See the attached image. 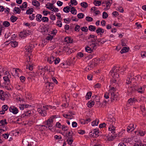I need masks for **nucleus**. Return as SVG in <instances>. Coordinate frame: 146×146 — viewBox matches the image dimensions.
Instances as JSON below:
<instances>
[{"mask_svg":"<svg viewBox=\"0 0 146 146\" xmlns=\"http://www.w3.org/2000/svg\"><path fill=\"white\" fill-rule=\"evenodd\" d=\"M115 119L114 117L111 115H109L107 121L111 123V125L109 127L108 129L109 131H110L109 133H111L113 135L115 133V127L113 125L115 123Z\"/></svg>","mask_w":146,"mask_h":146,"instance_id":"nucleus-1","label":"nucleus"},{"mask_svg":"<svg viewBox=\"0 0 146 146\" xmlns=\"http://www.w3.org/2000/svg\"><path fill=\"white\" fill-rule=\"evenodd\" d=\"M119 69L117 67H113L110 72L111 73V76L112 77V82L113 83H115L118 80L119 77V74L117 72H118Z\"/></svg>","mask_w":146,"mask_h":146,"instance_id":"nucleus-2","label":"nucleus"},{"mask_svg":"<svg viewBox=\"0 0 146 146\" xmlns=\"http://www.w3.org/2000/svg\"><path fill=\"white\" fill-rule=\"evenodd\" d=\"M52 106L50 105H45L43 106V107H41L40 108H38L37 109L38 111L42 116H46L47 115V113L45 110H49V108H51Z\"/></svg>","mask_w":146,"mask_h":146,"instance_id":"nucleus-3","label":"nucleus"},{"mask_svg":"<svg viewBox=\"0 0 146 146\" xmlns=\"http://www.w3.org/2000/svg\"><path fill=\"white\" fill-rule=\"evenodd\" d=\"M98 130L96 129H95L93 131H92L90 133V135L91 137H96V136H98V133L99 132L98 131Z\"/></svg>","mask_w":146,"mask_h":146,"instance_id":"nucleus-4","label":"nucleus"},{"mask_svg":"<svg viewBox=\"0 0 146 146\" xmlns=\"http://www.w3.org/2000/svg\"><path fill=\"white\" fill-rule=\"evenodd\" d=\"M111 93V102H113V101L115 100H116L117 99L118 96L116 95V94H115L114 92L113 91L110 92Z\"/></svg>","mask_w":146,"mask_h":146,"instance_id":"nucleus-5","label":"nucleus"},{"mask_svg":"<svg viewBox=\"0 0 146 146\" xmlns=\"http://www.w3.org/2000/svg\"><path fill=\"white\" fill-rule=\"evenodd\" d=\"M9 110L10 112H12L14 114H16L18 112V110L14 107H11L9 108Z\"/></svg>","mask_w":146,"mask_h":146,"instance_id":"nucleus-6","label":"nucleus"},{"mask_svg":"<svg viewBox=\"0 0 146 146\" xmlns=\"http://www.w3.org/2000/svg\"><path fill=\"white\" fill-rule=\"evenodd\" d=\"M4 81V83L5 86H7L10 84V81L8 76H4L3 78Z\"/></svg>","mask_w":146,"mask_h":146,"instance_id":"nucleus-7","label":"nucleus"},{"mask_svg":"<svg viewBox=\"0 0 146 146\" xmlns=\"http://www.w3.org/2000/svg\"><path fill=\"white\" fill-rule=\"evenodd\" d=\"M105 3H106V8H104V10L106 11L107 9H108V7H110L111 6V5L112 3V0H106Z\"/></svg>","mask_w":146,"mask_h":146,"instance_id":"nucleus-8","label":"nucleus"},{"mask_svg":"<svg viewBox=\"0 0 146 146\" xmlns=\"http://www.w3.org/2000/svg\"><path fill=\"white\" fill-rule=\"evenodd\" d=\"M142 88L140 86H134V90H135V91H137L138 92H139L141 93H143V90H142Z\"/></svg>","mask_w":146,"mask_h":146,"instance_id":"nucleus-9","label":"nucleus"},{"mask_svg":"<svg viewBox=\"0 0 146 146\" xmlns=\"http://www.w3.org/2000/svg\"><path fill=\"white\" fill-rule=\"evenodd\" d=\"M40 70L44 72L45 71H49V72H50V69L48 68V66H46L44 67V68H42L41 66L38 67V71H40Z\"/></svg>","mask_w":146,"mask_h":146,"instance_id":"nucleus-10","label":"nucleus"},{"mask_svg":"<svg viewBox=\"0 0 146 146\" xmlns=\"http://www.w3.org/2000/svg\"><path fill=\"white\" fill-rule=\"evenodd\" d=\"M134 125L133 124H130L127 127V131L129 132V131H133L135 128Z\"/></svg>","mask_w":146,"mask_h":146,"instance_id":"nucleus-11","label":"nucleus"},{"mask_svg":"<svg viewBox=\"0 0 146 146\" xmlns=\"http://www.w3.org/2000/svg\"><path fill=\"white\" fill-rule=\"evenodd\" d=\"M46 7L47 8L50 9L51 11L54 10V6L53 4L48 3L46 5Z\"/></svg>","mask_w":146,"mask_h":146,"instance_id":"nucleus-12","label":"nucleus"},{"mask_svg":"<svg viewBox=\"0 0 146 146\" xmlns=\"http://www.w3.org/2000/svg\"><path fill=\"white\" fill-rule=\"evenodd\" d=\"M31 113V111L29 110L27 111L21 115V117L22 118H24L26 116H29Z\"/></svg>","mask_w":146,"mask_h":146,"instance_id":"nucleus-13","label":"nucleus"},{"mask_svg":"<svg viewBox=\"0 0 146 146\" xmlns=\"http://www.w3.org/2000/svg\"><path fill=\"white\" fill-rule=\"evenodd\" d=\"M96 32L97 34L102 35L104 32V30L101 28H99L96 30Z\"/></svg>","mask_w":146,"mask_h":146,"instance_id":"nucleus-14","label":"nucleus"},{"mask_svg":"<svg viewBox=\"0 0 146 146\" xmlns=\"http://www.w3.org/2000/svg\"><path fill=\"white\" fill-rule=\"evenodd\" d=\"M27 7V2H23L21 5L20 6V8H21L22 10L24 11L25 10L24 8H26Z\"/></svg>","mask_w":146,"mask_h":146,"instance_id":"nucleus-15","label":"nucleus"},{"mask_svg":"<svg viewBox=\"0 0 146 146\" xmlns=\"http://www.w3.org/2000/svg\"><path fill=\"white\" fill-rule=\"evenodd\" d=\"M55 58L53 55H51L49 58H48V62L50 64H52Z\"/></svg>","mask_w":146,"mask_h":146,"instance_id":"nucleus-16","label":"nucleus"},{"mask_svg":"<svg viewBox=\"0 0 146 146\" xmlns=\"http://www.w3.org/2000/svg\"><path fill=\"white\" fill-rule=\"evenodd\" d=\"M94 67V65L93 61H92V62H90V63L88 67L86 68V70L88 71L89 70H91V68H93Z\"/></svg>","mask_w":146,"mask_h":146,"instance_id":"nucleus-17","label":"nucleus"},{"mask_svg":"<svg viewBox=\"0 0 146 146\" xmlns=\"http://www.w3.org/2000/svg\"><path fill=\"white\" fill-rule=\"evenodd\" d=\"M36 20L37 21L40 22L42 21V15L40 14H38L36 16Z\"/></svg>","mask_w":146,"mask_h":146,"instance_id":"nucleus-18","label":"nucleus"},{"mask_svg":"<svg viewBox=\"0 0 146 146\" xmlns=\"http://www.w3.org/2000/svg\"><path fill=\"white\" fill-rule=\"evenodd\" d=\"M10 43L11 46L13 48L16 47L18 45V42L15 41H11Z\"/></svg>","mask_w":146,"mask_h":146,"instance_id":"nucleus-19","label":"nucleus"},{"mask_svg":"<svg viewBox=\"0 0 146 146\" xmlns=\"http://www.w3.org/2000/svg\"><path fill=\"white\" fill-rule=\"evenodd\" d=\"M129 48L127 47H124L120 51V53L122 54L128 51Z\"/></svg>","mask_w":146,"mask_h":146,"instance_id":"nucleus-20","label":"nucleus"},{"mask_svg":"<svg viewBox=\"0 0 146 146\" xmlns=\"http://www.w3.org/2000/svg\"><path fill=\"white\" fill-rule=\"evenodd\" d=\"M99 122V120L96 119L92 122V126H97L98 125Z\"/></svg>","mask_w":146,"mask_h":146,"instance_id":"nucleus-21","label":"nucleus"},{"mask_svg":"<svg viewBox=\"0 0 146 146\" xmlns=\"http://www.w3.org/2000/svg\"><path fill=\"white\" fill-rule=\"evenodd\" d=\"M32 4L35 6L39 7L40 5V3L36 0L33 1H32Z\"/></svg>","mask_w":146,"mask_h":146,"instance_id":"nucleus-22","label":"nucleus"},{"mask_svg":"<svg viewBox=\"0 0 146 146\" xmlns=\"http://www.w3.org/2000/svg\"><path fill=\"white\" fill-rule=\"evenodd\" d=\"M21 11V10L18 7H15L14 9L13 12L15 13L19 14Z\"/></svg>","mask_w":146,"mask_h":146,"instance_id":"nucleus-23","label":"nucleus"},{"mask_svg":"<svg viewBox=\"0 0 146 146\" xmlns=\"http://www.w3.org/2000/svg\"><path fill=\"white\" fill-rule=\"evenodd\" d=\"M22 143L24 145V146H31V145L26 140H23L22 141Z\"/></svg>","mask_w":146,"mask_h":146,"instance_id":"nucleus-24","label":"nucleus"},{"mask_svg":"<svg viewBox=\"0 0 146 146\" xmlns=\"http://www.w3.org/2000/svg\"><path fill=\"white\" fill-rule=\"evenodd\" d=\"M3 90H0V99L2 100H4L5 98L3 95Z\"/></svg>","mask_w":146,"mask_h":146,"instance_id":"nucleus-25","label":"nucleus"},{"mask_svg":"<svg viewBox=\"0 0 146 146\" xmlns=\"http://www.w3.org/2000/svg\"><path fill=\"white\" fill-rule=\"evenodd\" d=\"M88 29L91 31H94L96 29V28L94 26L90 25L88 27Z\"/></svg>","mask_w":146,"mask_h":146,"instance_id":"nucleus-26","label":"nucleus"},{"mask_svg":"<svg viewBox=\"0 0 146 146\" xmlns=\"http://www.w3.org/2000/svg\"><path fill=\"white\" fill-rule=\"evenodd\" d=\"M94 3L96 6H99L101 5V2L100 1H97L95 0L94 1Z\"/></svg>","mask_w":146,"mask_h":146,"instance_id":"nucleus-27","label":"nucleus"},{"mask_svg":"<svg viewBox=\"0 0 146 146\" xmlns=\"http://www.w3.org/2000/svg\"><path fill=\"white\" fill-rule=\"evenodd\" d=\"M94 102L93 101H89L87 104L89 108H91L94 105Z\"/></svg>","mask_w":146,"mask_h":146,"instance_id":"nucleus-28","label":"nucleus"},{"mask_svg":"<svg viewBox=\"0 0 146 146\" xmlns=\"http://www.w3.org/2000/svg\"><path fill=\"white\" fill-rule=\"evenodd\" d=\"M85 49L86 52L89 53H90L92 52L93 50V49H91V48L89 46H87L86 47Z\"/></svg>","mask_w":146,"mask_h":146,"instance_id":"nucleus-29","label":"nucleus"},{"mask_svg":"<svg viewBox=\"0 0 146 146\" xmlns=\"http://www.w3.org/2000/svg\"><path fill=\"white\" fill-rule=\"evenodd\" d=\"M10 20L12 22L14 23L16 21L17 19H18V18L14 16H12L10 17Z\"/></svg>","mask_w":146,"mask_h":146,"instance_id":"nucleus-30","label":"nucleus"},{"mask_svg":"<svg viewBox=\"0 0 146 146\" xmlns=\"http://www.w3.org/2000/svg\"><path fill=\"white\" fill-rule=\"evenodd\" d=\"M70 7L69 6H67L66 7H64L63 10L64 12L68 13L70 11Z\"/></svg>","mask_w":146,"mask_h":146,"instance_id":"nucleus-31","label":"nucleus"},{"mask_svg":"<svg viewBox=\"0 0 146 146\" xmlns=\"http://www.w3.org/2000/svg\"><path fill=\"white\" fill-rule=\"evenodd\" d=\"M32 48L33 47L32 45H31L25 48V49L26 50V51H27L28 52L30 53L32 52L31 50L32 49Z\"/></svg>","mask_w":146,"mask_h":146,"instance_id":"nucleus-32","label":"nucleus"},{"mask_svg":"<svg viewBox=\"0 0 146 146\" xmlns=\"http://www.w3.org/2000/svg\"><path fill=\"white\" fill-rule=\"evenodd\" d=\"M142 144L140 140H138L137 142L135 143L134 146H142Z\"/></svg>","mask_w":146,"mask_h":146,"instance_id":"nucleus-33","label":"nucleus"},{"mask_svg":"<svg viewBox=\"0 0 146 146\" xmlns=\"http://www.w3.org/2000/svg\"><path fill=\"white\" fill-rule=\"evenodd\" d=\"M132 76H130V77L128 78L126 81V83L127 84H130L131 82V81H132V78L130 79L131 78Z\"/></svg>","mask_w":146,"mask_h":146,"instance_id":"nucleus-34","label":"nucleus"},{"mask_svg":"<svg viewBox=\"0 0 146 146\" xmlns=\"http://www.w3.org/2000/svg\"><path fill=\"white\" fill-rule=\"evenodd\" d=\"M70 12L72 14L74 15H76V10L74 7H72L71 8V11Z\"/></svg>","mask_w":146,"mask_h":146,"instance_id":"nucleus-35","label":"nucleus"},{"mask_svg":"<svg viewBox=\"0 0 146 146\" xmlns=\"http://www.w3.org/2000/svg\"><path fill=\"white\" fill-rule=\"evenodd\" d=\"M138 134L140 135L141 136H143L145 133V131H143L141 130H138L137 131Z\"/></svg>","mask_w":146,"mask_h":146,"instance_id":"nucleus-36","label":"nucleus"},{"mask_svg":"<svg viewBox=\"0 0 146 146\" xmlns=\"http://www.w3.org/2000/svg\"><path fill=\"white\" fill-rule=\"evenodd\" d=\"M65 137H66V138L68 137V138H72V135L71 134V132L69 131L67 134H66Z\"/></svg>","mask_w":146,"mask_h":146,"instance_id":"nucleus-37","label":"nucleus"},{"mask_svg":"<svg viewBox=\"0 0 146 146\" xmlns=\"http://www.w3.org/2000/svg\"><path fill=\"white\" fill-rule=\"evenodd\" d=\"M117 134H115L113 135H111V136L109 137L108 139L109 140L112 141L117 136Z\"/></svg>","mask_w":146,"mask_h":146,"instance_id":"nucleus-38","label":"nucleus"},{"mask_svg":"<svg viewBox=\"0 0 146 146\" xmlns=\"http://www.w3.org/2000/svg\"><path fill=\"white\" fill-rule=\"evenodd\" d=\"M53 120H52V117H50L47 121L46 122V124H49L50 123H52Z\"/></svg>","mask_w":146,"mask_h":146,"instance_id":"nucleus-39","label":"nucleus"},{"mask_svg":"<svg viewBox=\"0 0 146 146\" xmlns=\"http://www.w3.org/2000/svg\"><path fill=\"white\" fill-rule=\"evenodd\" d=\"M42 21L43 22H48L49 21L48 18L45 17H43L42 19Z\"/></svg>","mask_w":146,"mask_h":146,"instance_id":"nucleus-40","label":"nucleus"},{"mask_svg":"<svg viewBox=\"0 0 146 146\" xmlns=\"http://www.w3.org/2000/svg\"><path fill=\"white\" fill-rule=\"evenodd\" d=\"M80 5L82 7L84 8H86L88 6L87 3L85 2L81 3H80Z\"/></svg>","mask_w":146,"mask_h":146,"instance_id":"nucleus-41","label":"nucleus"},{"mask_svg":"<svg viewBox=\"0 0 146 146\" xmlns=\"http://www.w3.org/2000/svg\"><path fill=\"white\" fill-rule=\"evenodd\" d=\"M92 93L91 92H89L87 93V94L86 95V99H90L92 96Z\"/></svg>","mask_w":146,"mask_h":146,"instance_id":"nucleus-42","label":"nucleus"},{"mask_svg":"<svg viewBox=\"0 0 146 146\" xmlns=\"http://www.w3.org/2000/svg\"><path fill=\"white\" fill-rule=\"evenodd\" d=\"M66 141L68 144L71 145L72 144L73 141V138L71 139H69L68 138V139H67L66 140Z\"/></svg>","mask_w":146,"mask_h":146,"instance_id":"nucleus-43","label":"nucleus"},{"mask_svg":"<svg viewBox=\"0 0 146 146\" xmlns=\"http://www.w3.org/2000/svg\"><path fill=\"white\" fill-rule=\"evenodd\" d=\"M33 8H31V9H29L26 12V14L28 15L32 14L33 12Z\"/></svg>","mask_w":146,"mask_h":146,"instance_id":"nucleus-44","label":"nucleus"},{"mask_svg":"<svg viewBox=\"0 0 146 146\" xmlns=\"http://www.w3.org/2000/svg\"><path fill=\"white\" fill-rule=\"evenodd\" d=\"M97 45H98V46L99 45V44L97 43H92V44H90V46H91L93 48V50L95 49V47L97 46Z\"/></svg>","mask_w":146,"mask_h":146,"instance_id":"nucleus-45","label":"nucleus"},{"mask_svg":"<svg viewBox=\"0 0 146 146\" xmlns=\"http://www.w3.org/2000/svg\"><path fill=\"white\" fill-rule=\"evenodd\" d=\"M3 25L6 27H8L10 26V24L9 22L5 21L3 22Z\"/></svg>","mask_w":146,"mask_h":146,"instance_id":"nucleus-46","label":"nucleus"},{"mask_svg":"<svg viewBox=\"0 0 146 146\" xmlns=\"http://www.w3.org/2000/svg\"><path fill=\"white\" fill-rule=\"evenodd\" d=\"M84 15L82 13H80L77 15L78 17L80 19H82L84 18Z\"/></svg>","mask_w":146,"mask_h":146,"instance_id":"nucleus-47","label":"nucleus"},{"mask_svg":"<svg viewBox=\"0 0 146 146\" xmlns=\"http://www.w3.org/2000/svg\"><path fill=\"white\" fill-rule=\"evenodd\" d=\"M135 91V90H134V86L133 87H131L129 88L127 92L129 93Z\"/></svg>","mask_w":146,"mask_h":146,"instance_id":"nucleus-48","label":"nucleus"},{"mask_svg":"<svg viewBox=\"0 0 146 146\" xmlns=\"http://www.w3.org/2000/svg\"><path fill=\"white\" fill-rule=\"evenodd\" d=\"M64 40L65 41L68 42H68L69 43H71L72 42V41L73 40L70 39L69 37H67Z\"/></svg>","mask_w":146,"mask_h":146,"instance_id":"nucleus-49","label":"nucleus"},{"mask_svg":"<svg viewBox=\"0 0 146 146\" xmlns=\"http://www.w3.org/2000/svg\"><path fill=\"white\" fill-rule=\"evenodd\" d=\"M81 29L82 31L85 32H87L88 30V28L86 27H81Z\"/></svg>","mask_w":146,"mask_h":146,"instance_id":"nucleus-50","label":"nucleus"},{"mask_svg":"<svg viewBox=\"0 0 146 146\" xmlns=\"http://www.w3.org/2000/svg\"><path fill=\"white\" fill-rule=\"evenodd\" d=\"M8 108V107L6 105H4L2 107V110L5 111L7 110Z\"/></svg>","mask_w":146,"mask_h":146,"instance_id":"nucleus-51","label":"nucleus"},{"mask_svg":"<svg viewBox=\"0 0 146 146\" xmlns=\"http://www.w3.org/2000/svg\"><path fill=\"white\" fill-rule=\"evenodd\" d=\"M90 38H93V39H94L95 40H96L97 39V37L96 36H95L94 35H90L88 38L90 39Z\"/></svg>","mask_w":146,"mask_h":146,"instance_id":"nucleus-52","label":"nucleus"},{"mask_svg":"<svg viewBox=\"0 0 146 146\" xmlns=\"http://www.w3.org/2000/svg\"><path fill=\"white\" fill-rule=\"evenodd\" d=\"M47 125L46 127V129L47 128H48L50 129H52L53 126L52 123H50L49 124H46Z\"/></svg>","mask_w":146,"mask_h":146,"instance_id":"nucleus-53","label":"nucleus"},{"mask_svg":"<svg viewBox=\"0 0 146 146\" xmlns=\"http://www.w3.org/2000/svg\"><path fill=\"white\" fill-rule=\"evenodd\" d=\"M86 21L88 22H91L93 21V18L89 16L87 17H86Z\"/></svg>","mask_w":146,"mask_h":146,"instance_id":"nucleus-54","label":"nucleus"},{"mask_svg":"<svg viewBox=\"0 0 146 146\" xmlns=\"http://www.w3.org/2000/svg\"><path fill=\"white\" fill-rule=\"evenodd\" d=\"M63 115L64 117L67 119H71L72 118H70L69 117H70V115H68V114H63Z\"/></svg>","mask_w":146,"mask_h":146,"instance_id":"nucleus-55","label":"nucleus"},{"mask_svg":"<svg viewBox=\"0 0 146 146\" xmlns=\"http://www.w3.org/2000/svg\"><path fill=\"white\" fill-rule=\"evenodd\" d=\"M108 17V15L106 12H104L103 13L102 17L103 19H106Z\"/></svg>","mask_w":146,"mask_h":146,"instance_id":"nucleus-56","label":"nucleus"},{"mask_svg":"<svg viewBox=\"0 0 146 146\" xmlns=\"http://www.w3.org/2000/svg\"><path fill=\"white\" fill-rule=\"evenodd\" d=\"M84 122L83 123L84 124L88 123V122H90L91 121V119L90 118H86L85 120H84Z\"/></svg>","mask_w":146,"mask_h":146,"instance_id":"nucleus-57","label":"nucleus"},{"mask_svg":"<svg viewBox=\"0 0 146 146\" xmlns=\"http://www.w3.org/2000/svg\"><path fill=\"white\" fill-rule=\"evenodd\" d=\"M117 10L121 13H123L124 11L123 8L121 7H119Z\"/></svg>","mask_w":146,"mask_h":146,"instance_id":"nucleus-58","label":"nucleus"},{"mask_svg":"<svg viewBox=\"0 0 146 146\" xmlns=\"http://www.w3.org/2000/svg\"><path fill=\"white\" fill-rule=\"evenodd\" d=\"M21 34L22 35L23 37H25L26 36H27L28 34L27 33L26 31H24L23 32L21 33Z\"/></svg>","mask_w":146,"mask_h":146,"instance_id":"nucleus-59","label":"nucleus"},{"mask_svg":"<svg viewBox=\"0 0 146 146\" xmlns=\"http://www.w3.org/2000/svg\"><path fill=\"white\" fill-rule=\"evenodd\" d=\"M62 129L63 131H66L68 130V127L66 126H65L64 125H62Z\"/></svg>","mask_w":146,"mask_h":146,"instance_id":"nucleus-60","label":"nucleus"},{"mask_svg":"<svg viewBox=\"0 0 146 146\" xmlns=\"http://www.w3.org/2000/svg\"><path fill=\"white\" fill-rule=\"evenodd\" d=\"M60 60V59L59 58H55L54 60V64H56L58 63L59 62Z\"/></svg>","mask_w":146,"mask_h":146,"instance_id":"nucleus-61","label":"nucleus"},{"mask_svg":"<svg viewBox=\"0 0 146 146\" xmlns=\"http://www.w3.org/2000/svg\"><path fill=\"white\" fill-rule=\"evenodd\" d=\"M27 68H28L30 70H32L33 69V66L32 65H30L29 63V65H27Z\"/></svg>","mask_w":146,"mask_h":146,"instance_id":"nucleus-62","label":"nucleus"},{"mask_svg":"<svg viewBox=\"0 0 146 146\" xmlns=\"http://www.w3.org/2000/svg\"><path fill=\"white\" fill-rule=\"evenodd\" d=\"M57 25L59 27H61L62 26V22L58 20L57 22Z\"/></svg>","mask_w":146,"mask_h":146,"instance_id":"nucleus-63","label":"nucleus"},{"mask_svg":"<svg viewBox=\"0 0 146 146\" xmlns=\"http://www.w3.org/2000/svg\"><path fill=\"white\" fill-rule=\"evenodd\" d=\"M9 134L8 133H5L2 134V136L5 139H7L9 137Z\"/></svg>","mask_w":146,"mask_h":146,"instance_id":"nucleus-64","label":"nucleus"}]
</instances>
